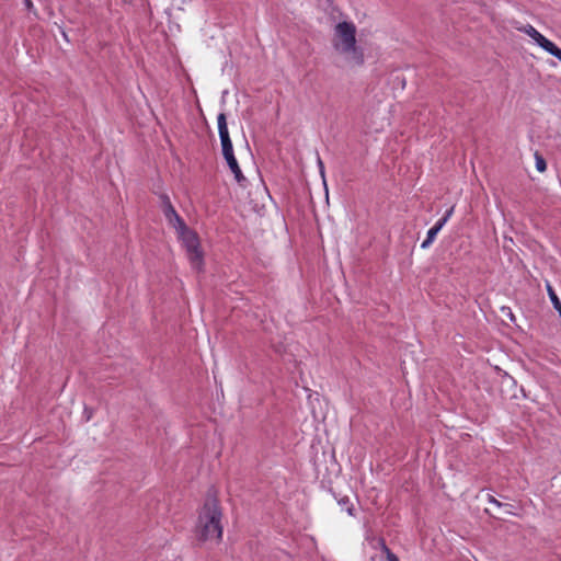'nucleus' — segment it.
<instances>
[{
    "mask_svg": "<svg viewBox=\"0 0 561 561\" xmlns=\"http://www.w3.org/2000/svg\"><path fill=\"white\" fill-rule=\"evenodd\" d=\"M221 515L218 500L215 496L208 495L199 512L195 528V535L199 541L221 539Z\"/></svg>",
    "mask_w": 561,
    "mask_h": 561,
    "instance_id": "f257e3e1",
    "label": "nucleus"
},
{
    "mask_svg": "<svg viewBox=\"0 0 561 561\" xmlns=\"http://www.w3.org/2000/svg\"><path fill=\"white\" fill-rule=\"evenodd\" d=\"M356 27L352 22H340L335 26V37L339 39L334 43V47L342 54L351 55L356 65L364 62V54L356 46Z\"/></svg>",
    "mask_w": 561,
    "mask_h": 561,
    "instance_id": "f03ea898",
    "label": "nucleus"
},
{
    "mask_svg": "<svg viewBox=\"0 0 561 561\" xmlns=\"http://www.w3.org/2000/svg\"><path fill=\"white\" fill-rule=\"evenodd\" d=\"M186 249L187 257L195 270H201L203 265V252L199 247V239L195 231L184 224L183 229H175Z\"/></svg>",
    "mask_w": 561,
    "mask_h": 561,
    "instance_id": "7ed1b4c3",
    "label": "nucleus"
},
{
    "mask_svg": "<svg viewBox=\"0 0 561 561\" xmlns=\"http://www.w3.org/2000/svg\"><path fill=\"white\" fill-rule=\"evenodd\" d=\"M160 201H161V209L162 213L168 221V224L173 227L174 229H183L185 221L182 219V217L178 214L175 208L173 207L170 197L167 194H160Z\"/></svg>",
    "mask_w": 561,
    "mask_h": 561,
    "instance_id": "20e7f679",
    "label": "nucleus"
},
{
    "mask_svg": "<svg viewBox=\"0 0 561 561\" xmlns=\"http://www.w3.org/2000/svg\"><path fill=\"white\" fill-rule=\"evenodd\" d=\"M226 161H227L229 169L233 173L234 180L237 181V183L240 186L245 187L248 180L243 175L236 157L228 158V159H226Z\"/></svg>",
    "mask_w": 561,
    "mask_h": 561,
    "instance_id": "39448f33",
    "label": "nucleus"
},
{
    "mask_svg": "<svg viewBox=\"0 0 561 561\" xmlns=\"http://www.w3.org/2000/svg\"><path fill=\"white\" fill-rule=\"evenodd\" d=\"M217 123L220 141L231 140L228 131L227 117L225 113H220L217 116Z\"/></svg>",
    "mask_w": 561,
    "mask_h": 561,
    "instance_id": "423d86ee",
    "label": "nucleus"
},
{
    "mask_svg": "<svg viewBox=\"0 0 561 561\" xmlns=\"http://www.w3.org/2000/svg\"><path fill=\"white\" fill-rule=\"evenodd\" d=\"M336 501H337V504L341 506L342 510H345L347 512V514L350 516H354V505L352 504L351 502V499L347 496V495H343L341 497H337L335 494H334Z\"/></svg>",
    "mask_w": 561,
    "mask_h": 561,
    "instance_id": "0eeeda50",
    "label": "nucleus"
},
{
    "mask_svg": "<svg viewBox=\"0 0 561 561\" xmlns=\"http://www.w3.org/2000/svg\"><path fill=\"white\" fill-rule=\"evenodd\" d=\"M547 290H548L549 298L553 305V308L559 312V316L561 318V301H560L559 297L557 296L556 291L549 284L547 285Z\"/></svg>",
    "mask_w": 561,
    "mask_h": 561,
    "instance_id": "6e6552de",
    "label": "nucleus"
},
{
    "mask_svg": "<svg viewBox=\"0 0 561 561\" xmlns=\"http://www.w3.org/2000/svg\"><path fill=\"white\" fill-rule=\"evenodd\" d=\"M537 45L540 46L542 49H545L548 54H552V51L556 49L557 45L541 35L539 41L537 42Z\"/></svg>",
    "mask_w": 561,
    "mask_h": 561,
    "instance_id": "1a4fd4ad",
    "label": "nucleus"
},
{
    "mask_svg": "<svg viewBox=\"0 0 561 561\" xmlns=\"http://www.w3.org/2000/svg\"><path fill=\"white\" fill-rule=\"evenodd\" d=\"M439 232L438 229L432 227L428 231H427V236H426V239L421 243V248L422 249H427L431 247V244L434 242L437 233Z\"/></svg>",
    "mask_w": 561,
    "mask_h": 561,
    "instance_id": "9d476101",
    "label": "nucleus"
},
{
    "mask_svg": "<svg viewBox=\"0 0 561 561\" xmlns=\"http://www.w3.org/2000/svg\"><path fill=\"white\" fill-rule=\"evenodd\" d=\"M220 142H221V150H222V156H224L225 160L228 158L234 157L232 141L226 140V141H220Z\"/></svg>",
    "mask_w": 561,
    "mask_h": 561,
    "instance_id": "9b49d317",
    "label": "nucleus"
},
{
    "mask_svg": "<svg viewBox=\"0 0 561 561\" xmlns=\"http://www.w3.org/2000/svg\"><path fill=\"white\" fill-rule=\"evenodd\" d=\"M522 31L527 34L530 38H533L536 43L539 41V38L541 37V33L538 32L533 25L530 24H527L526 26H524L522 28Z\"/></svg>",
    "mask_w": 561,
    "mask_h": 561,
    "instance_id": "f8f14e48",
    "label": "nucleus"
},
{
    "mask_svg": "<svg viewBox=\"0 0 561 561\" xmlns=\"http://www.w3.org/2000/svg\"><path fill=\"white\" fill-rule=\"evenodd\" d=\"M453 213H454V207H450L449 209L446 210L444 216L440 219H438L437 222L433 227L440 231L442 228L446 225V222L451 217Z\"/></svg>",
    "mask_w": 561,
    "mask_h": 561,
    "instance_id": "ddd939ff",
    "label": "nucleus"
},
{
    "mask_svg": "<svg viewBox=\"0 0 561 561\" xmlns=\"http://www.w3.org/2000/svg\"><path fill=\"white\" fill-rule=\"evenodd\" d=\"M536 169L538 172H545L547 170V162L545 158L538 152H535Z\"/></svg>",
    "mask_w": 561,
    "mask_h": 561,
    "instance_id": "4468645a",
    "label": "nucleus"
},
{
    "mask_svg": "<svg viewBox=\"0 0 561 561\" xmlns=\"http://www.w3.org/2000/svg\"><path fill=\"white\" fill-rule=\"evenodd\" d=\"M382 551L386 553L387 561H400L399 558L382 541Z\"/></svg>",
    "mask_w": 561,
    "mask_h": 561,
    "instance_id": "2eb2a0df",
    "label": "nucleus"
},
{
    "mask_svg": "<svg viewBox=\"0 0 561 561\" xmlns=\"http://www.w3.org/2000/svg\"><path fill=\"white\" fill-rule=\"evenodd\" d=\"M488 501L489 503H492L494 505H496L497 507H502V506H510L508 504H503L501 503L500 501H497L493 495H489L488 496Z\"/></svg>",
    "mask_w": 561,
    "mask_h": 561,
    "instance_id": "dca6fc26",
    "label": "nucleus"
},
{
    "mask_svg": "<svg viewBox=\"0 0 561 561\" xmlns=\"http://www.w3.org/2000/svg\"><path fill=\"white\" fill-rule=\"evenodd\" d=\"M502 312L505 313L506 316H508L511 321H513V322L515 321V316L513 314L511 308L503 307Z\"/></svg>",
    "mask_w": 561,
    "mask_h": 561,
    "instance_id": "f3484780",
    "label": "nucleus"
},
{
    "mask_svg": "<svg viewBox=\"0 0 561 561\" xmlns=\"http://www.w3.org/2000/svg\"><path fill=\"white\" fill-rule=\"evenodd\" d=\"M318 167H319L321 176L324 179V164L320 158H318Z\"/></svg>",
    "mask_w": 561,
    "mask_h": 561,
    "instance_id": "a211bd4d",
    "label": "nucleus"
},
{
    "mask_svg": "<svg viewBox=\"0 0 561 561\" xmlns=\"http://www.w3.org/2000/svg\"><path fill=\"white\" fill-rule=\"evenodd\" d=\"M23 3L26 10L32 11L34 9V4L31 0H23Z\"/></svg>",
    "mask_w": 561,
    "mask_h": 561,
    "instance_id": "6ab92c4d",
    "label": "nucleus"
},
{
    "mask_svg": "<svg viewBox=\"0 0 561 561\" xmlns=\"http://www.w3.org/2000/svg\"><path fill=\"white\" fill-rule=\"evenodd\" d=\"M552 56H554L556 58H558L560 61H561V48H559L558 46L556 47V49L552 51L551 54Z\"/></svg>",
    "mask_w": 561,
    "mask_h": 561,
    "instance_id": "aec40b11",
    "label": "nucleus"
},
{
    "mask_svg": "<svg viewBox=\"0 0 561 561\" xmlns=\"http://www.w3.org/2000/svg\"><path fill=\"white\" fill-rule=\"evenodd\" d=\"M84 412L87 413V415H91V412H88V409H84Z\"/></svg>",
    "mask_w": 561,
    "mask_h": 561,
    "instance_id": "412c9836",
    "label": "nucleus"
},
{
    "mask_svg": "<svg viewBox=\"0 0 561 561\" xmlns=\"http://www.w3.org/2000/svg\"><path fill=\"white\" fill-rule=\"evenodd\" d=\"M84 412L87 413V415H91V412H88V409H84Z\"/></svg>",
    "mask_w": 561,
    "mask_h": 561,
    "instance_id": "4be33fe9",
    "label": "nucleus"
}]
</instances>
